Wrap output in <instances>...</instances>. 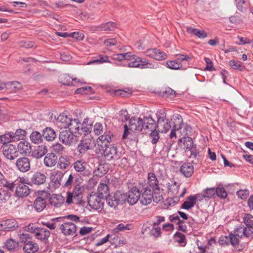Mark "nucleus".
Here are the masks:
<instances>
[{
  "label": "nucleus",
  "mask_w": 253,
  "mask_h": 253,
  "mask_svg": "<svg viewBox=\"0 0 253 253\" xmlns=\"http://www.w3.org/2000/svg\"><path fill=\"white\" fill-rule=\"evenodd\" d=\"M26 131L22 129H18L14 133L13 132V136L14 140L18 141L20 140H23L26 136Z\"/></svg>",
  "instance_id": "47"
},
{
  "label": "nucleus",
  "mask_w": 253,
  "mask_h": 253,
  "mask_svg": "<svg viewBox=\"0 0 253 253\" xmlns=\"http://www.w3.org/2000/svg\"><path fill=\"white\" fill-rule=\"evenodd\" d=\"M71 165V159L66 156H61L58 161L57 166L62 169H67Z\"/></svg>",
  "instance_id": "38"
},
{
  "label": "nucleus",
  "mask_w": 253,
  "mask_h": 253,
  "mask_svg": "<svg viewBox=\"0 0 253 253\" xmlns=\"http://www.w3.org/2000/svg\"><path fill=\"white\" fill-rule=\"evenodd\" d=\"M25 180L24 177H19L15 180V193L19 197H26L31 192L29 187L25 184Z\"/></svg>",
  "instance_id": "7"
},
{
  "label": "nucleus",
  "mask_w": 253,
  "mask_h": 253,
  "mask_svg": "<svg viewBox=\"0 0 253 253\" xmlns=\"http://www.w3.org/2000/svg\"><path fill=\"white\" fill-rule=\"evenodd\" d=\"M151 131L150 136L152 139L151 142L153 144H156L159 139V134L158 132L156 130V128Z\"/></svg>",
  "instance_id": "62"
},
{
  "label": "nucleus",
  "mask_w": 253,
  "mask_h": 253,
  "mask_svg": "<svg viewBox=\"0 0 253 253\" xmlns=\"http://www.w3.org/2000/svg\"><path fill=\"white\" fill-rule=\"evenodd\" d=\"M58 160L57 156L53 153H48L44 158L43 163L45 166L52 167L57 163Z\"/></svg>",
  "instance_id": "31"
},
{
  "label": "nucleus",
  "mask_w": 253,
  "mask_h": 253,
  "mask_svg": "<svg viewBox=\"0 0 253 253\" xmlns=\"http://www.w3.org/2000/svg\"><path fill=\"white\" fill-rule=\"evenodd\" d=\"M16 146L13 144H7L2 147L3 155L9 160H13L18 156V151Z\"/></svg>",
  "instance_id": "10"
},
{
  "label": "nucleus",
  "mask_w": 253,
  "mask_h": 253,
  "mask_svg": "<svg viewBox=\"0 0 253 253\" xmlns=\"http://www.w3.org/2000/svg\"><path fill=\"white\" fill-rule=\"evenodd\" d=\"M243 229L240 230L242 231V235L243 237L251 238L253 235V228L251 227H245L243 226Z\"/></svg>",
  "instance_id": "56"
},
{
  "label": "nucleus",
  "mask_w": 253,
  "mask_h": 253,
  "mask_svg": "<svg viewBox=\"0 0 253 253\" xmlns=\"http://www.w3.org/2000/svg\"><path fill=\"white\" fill-rule=\"evenodd\" d=\"M83 188L79 185H76L75 186L73 190L71 192V193L74 196L75 201L77 202L80 201V202L82 204V192Z\"/></svg>",
  "instance_id": "41"
},
{
  "label": "nucleus",
  "mask_w": 253,
  "mask_h": 253,
  "mask_svg": "<svg viewBox=\"0 0 253 253\" xmlns=\"http://www.w3.org/2000/svg\"><path fill=\"white\" fill-rule=\"evenodd\" d=\"M30 139L31 142L34 144L41 143L43 140L42 134H41L38 131H34L31 133Z\"/></svg>",
  "instance_id": "43"
},
{
  "label": "nucleus",
  "mask_w": 253,
  "mask_h": 253,
  "mask_svg": "<svg viewBox=\"0 0 253 253\" xmlns=\"http://www.w3.org/2000/svg\"><path fill=\"white\" fill-rule=\"evenodd\" d=\"M147 184L153 190H159V181L155 174L149 172L147 175Z\"/></svg>",
  "instance_id": "25"
},
{
  "label": "nucleus",
  "mask_w": 253,
  "mask_h": 253,
  "mask_svg": "<svg viewBox=\"0 0 253 253\" xmlns=\"http://www.w3.org/2000/svg\"><path fill=\"white\" fill-rule=\"evenodd\" d=\"M72 166L76 172L84 177H88L91 175V171L88 168L87 163L84 159H80L75 161Z\"/></svg>",
  "instance_id": "5"
},
{
  "label": "nucleus",
  "mask_w": 253,
  "mask_h": 253,
  "mask_svg": "<svg viewBox=\"0 0 253 253\" xmlns=\"http://www.w3.org/2000/svg\"><path fill=\"white\" fill-rule=\"evenodd\" d=\"M105 199H106L108 206L113 209H115L119 204L123 203L122 192L119 191H116L113 196L109 194V196Z\"/></svg>",
  "instance_id": "11"
},
{
  "label": "nucleus",
  "mask_w": 253,
  "mask_h": 253,
  "mask_svg": "<svg viewBox=\"0 0 253 253\" xmlns=\"http://www.w3.org/2000/svg\"><path fill=\"white\" fill-rule=\"evenodd\" d=\"M17 246V243L14 241L12 239L7 240L4 244V246L8 250H13Z\"/></svg>",
  "instance_id": "59"
},
{
  "label": "nucleus",
  "mask_w": 253,
  "mask_h": 253,
  "mask_svg": "<svg viewBox=\"0 0 253 253\" xmlns=\"http://www.w3.org/2000/svg\"><path fill=\"white\" fill-rule=\"evenodd\" d=\"M23 249L26 253H34L38 251L39 246L37 244L29 241L24 244Z\"/></svg>",
  "instance_id": "39"
},
{
  "label": "nucleus",
  "mask_w": 253,
  "mask_h": 253,
  "mask_svg": "<svg viewBox=\"0 0 253 253\" xmlns=\"http://www.w3.org/2000/svg\"><path fill=\"white\" fill-rule=\"evenodd\" d=\"M74 133L68 130H65L61 131L59 134V139L65 145L71 146L75 143L77 141L76 137Z\"/></svg>",
  "instance_id": "9"
},
{
  "label": "nucleus",
  "mask_w": 253,
  "mask_h": 253,
  "mask_svg": "<svg viewBox=\"0 0 253 253\" xmlns=\"http://www.w3.org/2000/svg\"><path fill=\"white\" fill-rule=\"evenodd\" d=\"M175 242L180 244L182 246H185L186 244L185 236L180 232H177L173 236Z\"/></svg>",
  "instance_id": "48"
},
{
  "label": "nucleus",
  "mask_w": 253,
  "mask_h": 253,
  "mask_svg": "<svg viewBox=\"0 0 253 253\" xmlns=\"http://www.w3.org/2000/svg\"><path fill=\"white\" fill-rule=\"evenodd\" d=\"M152 51L153 55L151 56L157 60H162L167 58V55L164 52H163L159 49H153Z\"/></svg>",
  "instance_id": "46"
},
{
  "label": "nucleus",
  "mask_w": 253,
  "mask_h": 253,
  "mask_svg": "<svg viewBox=\"0 0 253 253\" xmlns=\"http://www.w3.org/2000/svg\"><path fill=\"white\" fill-rule=\"evenodd\" d=\"M18 151L21 154L28 155L31 152V146L30 143L26 140H22L19 142L17 145Z\"/></svg>",
  "instance_id": "26"
},
{
  "label": "nucleus",
  "mask_w": 253,
  "mask_h": 253,
  "mask_svg": "<svg viewBox=\"0 0 253 253\" xmlns=\"http://www.w3.org/2000/svg\"><path fill=\"white\" fill-rule=\"evenodd\" d=\"M244 222L248 227H253V216L246 214L244 217Z\"/></svg>",
  "instance_id": "58"
},
{
  "label": "nucleus",
  "mask_w": 253,
  "mask_h": 253,
  "mask_svg": "<svg viewBox=\"0 0 253 253\" xmlns=\"http://www.w3.org/2000/svg\"><path fill=\"white\" fill-rule=\"evenodd\" d=\"M60 229L64 235L66 236H72L75 234L77 231V227L72 222H68L61 224Z\"/></svg>",
  "instance_id": "19"
},
{
  "label": "nucleus",
  "mask_w": 253,
  "mask_h": 253,
  "mask_svg": "<svg viewBox=\"0 0 253 253\" xmlns=\"http://www.w3.org/2000/svg\"><path fill=\"white\" fill-rule=\"evenodd\" d=\"M180 173L186 177H190L194 172V167L190 163H184L180 168Z\"/></svg>",
  "instance_id": "27"
},
{
  "label": "nucleus",
  "mask_w": 253,
  "mask_h": 253,
  "mask_svg": "<svg viewBox=\"0 0 253 253\" xmlns=\"http://www.w3.org/2000/svg\"><path fill=\"white\" fill-rule=\"evenodd\" d=\"M200 195H193L188 196L182 205V208L189 210L192 208L196 204Z\"/></svg>",
  "instance_id": "32"
},
{
  "label": "nucleus",
  "mask_w": 253,
  "mask_h": 253,
  "mask_svg": "<svg viewBox=\"0 0 253 253\" xmlns=\"http://www.w3.org/2000/svg\"><path fill=\"white\" fill-rule=\"evenodd\" d=\"M47 177L44 173L41 172H36L31 178V182L32 184L41 185L45 183Z\"/></svg>",
  "instance_id": "23"
},
{
  "label": "nucleus",
  "mask_w": 253,
  "mask_h": 253,
  "mask_svg": "<svg viewBox=\"0 0 253 253\" xmlns=\"http://www.w3.org/2000/svg\"><path fill=\"white\" fill-rule=\"evenodd\" d=\"M64 202V197L60 194H53L49 199L50 204L56 208L60 207Z\"/></svg>",
  "instance_id": "28"
},
{
  "label": "nucleus",
  "mask_w": 253,
  "mask_h": 253,
  "mask_svg": "<svg viewBox=\"0 0 253 253\" xmlns=\"http://www.w3.org/2000/svg\"><path fill=\"white\" fill-rule=\"evenodd\" d=\"M60 82L64 85H75L80 83V80L77 78H71L69 75L65 74L60 77Z\"/></svg>",
  "instance_id": "34"
},
{
  "label": "nucleus",
  "mask_w": 253,
  "mask_h": 253,
  "mask_svg": "<svg viewBox=\"0 0 253 253\" xmlns=\"http://www.w3.org/2000/svg\"><path fill=\"white\" fill-rule=\"evenodd\" d=\"M229 64L234 70L241 71L244 69V66L243 65L242 63L239 61L231 60L229 62Z\"/></svg>",
  "instance_id": "49"
},
{
  "label": "nucleus",
  "mask_w": 253,
  "mask_h": 253,
  "mask_svg": "<svg viewBox=\"0 0 253 253\" xmlns=\"http://www.w3.org/2000/svg\"><path fill=\"white\" fill-rule=\"evenodd\" d=\"M104 62H111L108 60V57L106 55H99L97 57V58L91 61H90L87 63V65H90L91 64H93L95 63H104Z\"/></svg>",
  "instance_id": "52"
},
{
  "label": "nucleus",
  "mask_w": 253,
  "mask_h": 253,
  "mask_svg": "<svg viewBox=\"0 0 253 253\" xmlns=\"http://www.w3.org/2000/svg\"><path fill=\"white\" fill-rule=\"evenodd\" d=\"M66 203L68 205H71L72 204H76V205H81L82 204L80 201H76L74 196L73 194L71 193V191H68L67 192V196L66 198Z\"/></svg>",
  "instance_id": "51"
},
{
  "label": "nucleus",
  "mask_w": 253,
  "mask_h": 253,
  "mask_svg": "<svg viewBox=\"0 0 253 253\" xmlns=\"http://www.w3.org/2000/svg\"><path fill=\"white\" fill-rule=\"evenodd\" d=\"M93 144L94 142L91 139L85 138L82 139L78 146V151L80 154H84L91 149L92 145Z\"/></svg>",
  "instance_id": "22"
},
{
  "label": "nucleus",
  "mask_w": 253,
  "mask_h": 253,
  "mask_svg": "<svg viewBox=\"0 0 253 253\" xmlns=\"http://www.w3.org/2000/svg\"><path fill=\"white\" fill-rule=\"evenodd\" d=\"M63 176V173L59 170H54L51 172L50 178L55 188H59L61 186Z\"/></svg>",
  "instance_id": "20"
},
{
  "label": "nucleus",
  "mask_w": 253,
  "mask_h": 253,
  "mask_svg": "<svg viewBox=\"0 0 253 253\" xmlns=\"http://www.w3.org/2000/svg\"><path fill=\"white\" fill-rule=\"evenodd\" d=\"M144 127L143 125L142 119L140 118L132 117L129 121V127L126 125L124 126V132L123 138L126 139L128 134V130L132 131H141Z\"/></svg>",
  "instance_id": "4"
},
{
  "label": "nucleus",
  "mask_w": 253,
  "mask_h": 253,
  "mask_svg": "<svg viewBox=\"0 0 253 253\" xmlns=\"http://www.w3.org/2000/svg\"><path fill=\"white\" fill-rule=\"evenodd\" d=\"M70 125H69V131L74 133L76 136H78L79 131L80 127L81 126V123H80L79 119H71L70 121Z\"/></svg>",
  "instance_id": "33"
},
{
  "label": "nucleus",
  "mask_w": 253,
  "mask_h": 253,
  "mask_svg": "<svg viewBox=\"0 0 253 253\" xmlns=\"http://www.w3.org/2000/svg\"><path fill=\"white\" fill-rule=\"evenodd\" d=\"M167 64L168 67L171 69L176 70L180 68V64L179 62L170 60L167 61Z\"/></svg>",
  "instance_id": "63"
},
{
  "label": "nucleus",
  "mask_w": 253,
  "mask_h": 253,
  "mask_svg": "<svg viewBox=\"0 0 253 253\" xmlns=\"http://www.w3.org/2000/svg\"><path fill=\"white\" fill-rule=\"evenodd\" d=\"M105 159L108 161L119 158L117 148L114 145H110L102 149Z\"/></svg>",
  "instance_id": "12"
},
{
  "label": "nucleus",
  "mask_w": 253,
  "mask_h": 253,
  "mask_svg": "<svg viewBox=\"0 0 253 253\" xmlns=\"http://www.w3.org/2000/svg\"><path fill=\"white\" fill-rule=\"evenodd\" d=\"M2 138H3V145H6V144L9 143L11 142L15 141L13 136V132H10L5 133L4 134L2 135Z\"/></svg>",
  "instance_id": "55"
},
{
  "label": "nucleus",
  "mask_w": 253,
  "mask_h": 253,
  "mask_svg": "<svg viewBox=\"0 0 253 253\" xmlns=\"http://www.w3.org/2000/svg\"><path fill=\"white\" fill-rule=\"evenodd\" d=\"M187 31L188 33H192L199 38H205L207 37V33L204 30H199L197 29L191 27H186Z\"/></svg>",
  "instance_id": "45"
},
{
  "label": "nucleus",
  "mask_w": 253,
  "mask_h": 253,
  "mask_svg": "<svg viewBox=\"0 0 253 253\" xmlns=\"http://www.w3.org/2000/svg\"><path fill=\"white\" fill-rule=\"evenodd\" d=\"M42 136L46 141H52L56 137L55 131L50 127H46L42 131Z\"/></svg>",
  "instance_id": "36"
},
{
  "label": "nucleus",
  "mask_w": 253,
  "mask_h": 253,
  "mask_svg": "<svg viewBox=\"0 0 253 253\" xmlns=\"http://www.w3.org/2000/svg\"><path fill=\"white\" fill-rule=\"evenodd\" d=\"M178 187L179 185L175 181H171L167 184V188L169 192H171L172 194L177 193Z\"/></svg>",
  "instance_id": "50"
},
{
  "label": "nucleus",
  "mask_w": 253,
  "mask_h": 253,
  "mask_svg": "<svg viewBox=\"0 0 253 253\" xmlns=\"http://www.w3.org/2000/svg\"><path fill=\"white\" fill-rule=\"evenodd\" d=\"M3 225L5 226L4 231L13 230L18 227V223L14 219L3 221Z\"/></svg>",
  "instance_id": "44"
},
{
  "label": "nucleus",
  "mask_w": 253,
  "mask_h": 253,
  "mask_svg": "<svg viewBox=\"0 0 253 253\" xmlns=\"http://www.w3.org/2000/svg\"><path fill=\"white\" fill-rule=\"evenodd\" d=\"M143 125L144 127V129H148L153 130L156 128V125L153 119L151 117H144L142 120Z\"/></svg>",
  "instance_id": "37"
},
{
  "label": "nucleus",
  "mask_w": 253,
  "mask_h": 253,
  "mask_svg": "<svg viewBox=\"0 0 253 253\" xmlns=\"http://www.w3.org/2000/svg\"><path fill=\"white\" fill-rule=\"evenodd\" d=\"M97 194L102 199L107 198L110 194L108 186L106 184L100 183L98 186Z\"/></svg>",
  "instance_id": "35"
},
{
  "label": "nucleus",
  "mask_w": 253,
  "mask_h": 253,
  "mask_svg": "<svg viewBox=\"0 0 253 253\" xmlns=\"http://www.w3.org/2000/svg\"><path fill=\"white\" fill-rule=\"evenodd\" d=\"M130 68H138L143 69H154V65L146 58H142L136 55H134L132 59L127 64Z\"/></svg>",
  "instance_id": "3"
},
{
  "label": "nucleus",
  "mask_w": 253,
  "mask_h": 253,
  "mask_svg": "<svg viewBox=\"0 0 253 253\" xmlns=\"http://www.w3.org/2000/svg\"><path fill=\"white\" fill-rule=\"evenodd\" d=\"M123 202L126 201L130 205H134L139 200L140 192L139 190L136 187L131 188L127 193H122Z\"/></svg>",
  "instance_id": "6"
},
{
  "label": "nucleus",
  "mask_w": 253,
  "mask_h": 253,
  "mask_svg": "<svg viewBox=\"0 0 253 253\" xmlns=\"http://www.w3.org/2000/svg\"><path fill=\"white\" fill-rule=\"evenodd\" d=\"M92 128V123L91 121L88 118L84 119L83 123L81 124V126L80 127L78 136L79 137L82 135L85 136L90 133Z\"/></svg>",
  "instance_id": "21"
},
{
  "label": "nucleus",
  "mask_w": 253,
  "mask_h": 253,
  "mask_svg": "<svg viewBox=\"0 0 253 253\" xmlns=\"http://www.w3.org/2000/svg\"><path fill=\"white\" fill-rule=\"evenodd\" d=\"M114 136L111 132H105L97 139V144L101 149L109 146L108 144L114 139Z\"/></svg>",
  "instance_id": "15"
},
{
  "label": "nucleus",
  "mask_w": 253,
  "mask_h": 253,
  "mask_svg": "<svg viewBox=\"0 0 253 253\" xmlns=\"http://www.w3.org/2000/svg\"><path fill=\"white\" fill-rule=\"evenodd\" d=\"M9 192L3 189H0V202L5 203L10 198Z\"/></svg>",
  "instance_id": "60"
},
{
  "label": "nucleus",
  "mask_w": 253,
  "mask_h": 253,
  "mask_svg": "<svg viewBox=\"0 0 253 253\" xmlns=\"http://www.w3.org/2000/svg\"><path fill=\"white\" fill-rule=\"evenodd\" d=\"M215 194V189L214 188H209L206 189L201 194H198V195H200L199 198L209 199L213 197Z\"/></svg>",
  "instance_id": "42"
},
{
  "label": "nucleus",
  "mask_w": 253,
  "mask_h": 253,
  "mask_svg": "<svg viewBox=\"0 0 253 253\" xmlns=\"http://www.w3.org/2000/svg\"><path fill=\"white\" fill-rule=\"evenodd\" d=\"M25 230L34 234L36 238L42 241L47 240L50 235V232L47 229L38 227L30 224L25 227Z\"/></svg>",
  "instance_id": "2"
},
{
  "label": "nucleus",
  "mask_w": 253,
  "mask_h": 253,
  "mask_svg": "<svg viewBox=\"0 0 253 253\" xmlns=\"http://www.w3.org/2000/svg\"><path fill=\"white\" fill-rule=\"evenodd\" d=\"M171 127L170 122L165 116L159 117L156 125L158 131L162 133H166Z\"/></svg>",
  "instance_id": "14"
},
{
  "label": "nucleus",
  "mask_w": 253,
  "mask_h": 253,
  "mask_svg": "<svg viewBox=\"0 0 253 253\" xmlns=\"http://www.w3.org/2000/svg\"><path fill=\"white\" fill-rule=\"evenodd\" d=\"M215 195L221 199H225L227 197V193L224 188L222 186H218L215 189Z\"/></svg>",
  "instance_id": "53"
},
{
  "label": "nucleus",
  "mask_w": 253,
  "mask_h": 253,
  "mask_svg": "<svg viewBox=\"0 0 253 253\" xmlns=\"http://www.w3.org/2000/svg\"><path fill=\"white\" fill-rule=\"evenodd\" d=\"M174 126L169 134L170 138L176 137V131L181 135L188 134V126L183 123V119L180 115H177L173 122Z\"/></svg>",
  "instance_id": "1"
},
{
  "label": "nucleus",
  "mask_w": 253,
  "mask_h": 253,
  "mask_svg": "<svg viewBox=\"0 0 253 253\" xmlns=\"http://www.w3.org/2000/svg\"><path fill=\"white\" fill-rule=\"evenodd\" d=\"M169 220L171 222L176 223L178 225V229L180 231L185 232L187 230V227L184 224V222L180 219L178 216H172L170 215L169 217Z\"/></svg>",
  "instance_id": "40"
},
{
  "label": "nucleus",
  "mask_w": 253,
  "mask_h": 253,
  "mask_svg": "<svg viewBox=\"0 0 253 253\" xmlns=\"http://www.w3.org/2000/svg\"><path fill=\"white\" fill-rule=\"evenodd\" d=\"M15 165L17 169L22 172L29 171L31 168L30 160L28 158L25 157L18 158Z\"/></svg>",
  "instance_id": "16"
},
{
  "label": "nucleus",
  "mask_w": 253,
  "mask_h": 253,
  "mask_svg": "<svg viewBox=\"0 0 253 253\" xmlns=\"http://www.w3.org/2000/svg\"><path fill=\"white\" fill-rule=\"evenodd\" d=\"M183 142L184 149L186 151H190V158H195L199 154V151L196 145L194 144L193 139L190 137H186L179 139V142Z\"/></svg>",
  "instance_id": "8"
},
{
  "label": "nucleus",
  "mask_w": 253,
  "mask_h": 253,
  "mask_svg": "<svg viewBox=\"0 0 253 253\" xmlns=\"http://www.w3.org/2000/svg\"><path fill=\"white\" fill-rule=\"evenodd\" d=\"M239 237L235 235L234 233H230L228 235V241H230V244L234 247L237 246L239 243Z\"/></svg>",
  "instance_id": "61"
},
{
  "label": "nucleus",
  "mask_w": 253,
  "mask_h": 253,
  "mask_svg": "<svg viewBox=\"0 0 253 253\" xmlns=\"http://www.w3.org/2000/svg\"><path fill=\"white\" fill-rule=\"evenodd\" d=\"M153 198V192L148 188H145L141 191L139 200L145 206L150 204Z\"/></svg>",
  "instance_id": "13"
},
{
  "label": "nucleus",
  "mask_w": 253,
  "mask_h": 253,
  "mask_svg": "<svg viewBox=\"0 0 253 253\" xmlns=\"http://www.w3.org/2000/svg\"><path fill=\"white\" fill-rule=\"evenodd\" d=\"M71 118L67 115L62 114L60 115L56 120V125L57 126L60 128H67L70 125Z\"/></svg>",
  "instance_id": "24"
},
{
  "label": "nucleus",
  "mask_w": 253,
  "mask_h": 253,
  "mask_svg": "<svg viewBox=\"0 0 253 253\" xmlns=\"http://www.w3.org/2000/svg\"><path fill=\"white\" fill-rule=\"evenodd\" d=\"M0 186L5 187L8 190L13 191L16 187L15 181L14 182L9 181L5 178L3 180V182L1 183Z\"/></svg>",
  "instance_id": "54"
},
{
  "label": "nucleus",
  "mask_w": 253,
  "mask_h": 253,
  "mask_svg": "<svg viewBox=\"0 0 253 253\" xmlns=\"http://www.w3.org/2000/svg\"><path fill=\"white\" fill-rule=\"evenodd\" d=\"M102 199V198L100 197L98 195H91L88 199V203L92 209L98 210L103 207Z\"/></svg>",
  "instance_id": "18"
},
{
  "label": "nucleus",
  "mask_w": 253,
  "mask_h": 253,
  "mask_svg": "<svg viewBox=\"0 0 253 253\" xmlns=\"http://www.w3.org/2000/svg\"><path fill=\"white\" fill-rule=\"evenodd\" d=\"M2 86V90L8 93L17 92L22 88V84L16 81L3 83Z\"/></svg>",
  "instance_id": "17"
},
{
  "label": "nucleus",
  "mask_w": 253,
  "mask_h": 253,
  "mask_svg": "<svg viewBox=\"0 0 253 253\" xmlns=\"http://www.w3.org/2000/svg\"><path fill=\"white\" fill-rule=\"evenodd\" d=\"M47 152V147L45 145H39L32 152L33 157L40 159Z\"/></svg>",
  "instance_id": "30"
},
{
  "label": "nucleus",
  "mask_w": 253,
  "mask_h": 253,
  "mask_svg": "<svg viewBox=\"0 0 253 253\" xmlns=\"http://www.w3.org/2000/svg\"><path fill=\"white\" fill-rule=\"evenodd\" d=\"M46 206V200L42 197H38L34 202L33 207L37 212L42 211Z\"/></svg>",
  "instance_id": "29"
},
{
  "label": "nucleus",
  "mask_w": 253,
  "mask_h": 253,
  "mask_svg": "<svg viewBox=\"0 0 253 253\" xmlns=\"http://www.w3.org/2000/svg\"><path fill=\"white\" fill-rule=\"evenodd\" d=\"M153 200L154 202L158 203L161 202L163 199L162 195L159 192L160 190H153Z\"/></svg>",
  "instance_id": "64"
},
{
  "label": "nucleus",
  "mask_w": 253,
  "mask_h": 253,
  "mask_svg": "<svg viewBox=\"0 0 253 253\" xmlns=\"http://www.w3.org/2000/svg\"><path fill=\"white\" fill-rule=\"evenodd\" d=\"M62 219V217H57L55 218L52 219L51 222H42V224L43 225L46 226L47 228H49L51 230H53L56 228V225L55 223L53 221H56L58 222L60 221V220Z\"/></svg>",
  "instance_id": "57"
}]
</instances>
